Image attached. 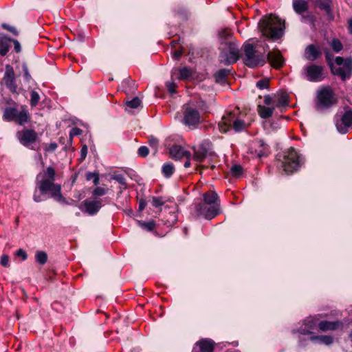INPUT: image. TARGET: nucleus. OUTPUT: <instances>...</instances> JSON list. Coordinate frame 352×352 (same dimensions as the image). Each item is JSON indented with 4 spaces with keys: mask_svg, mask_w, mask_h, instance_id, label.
<instances>
[{
    "mask_svg": "<svg viewBox=\"0 0 352 352\" xmlns=\"http://www.w3.org/2000/svg\"><path fill=\"white\" fill-rule=\"evenodd\" d=\"M41 173L36 175L35 180V188L33 193V200L36 202L45 201L52 198L55 201L69 204L61 192V185L55 183L56 170L54 167L49 166L46 168L43 177Z\"/></svg>",
    "mask_w": 352,
    "mask_h": 352,
    "instance_id": "1",
    "label": "nucleus"
},
{
    "mask_svg": "<svg viewBox=\"0 0 352 352\" xmlns=\"http://www.w3.org/2000/svg\"><path fill=\"white\" fill-rule=\"evenodd\" d=\"M219 195L213 190H209L202 195V199L195 201L190 206V214L196 219L204 218L214 219L220 213L218 203Z\"/></svg>",
    "mask_w": 352,
    "mask_h": 352,
    "instance_id": "2",
    "label": "nucleus"
},
{
    "mask_svg": "<svg viewBox=\"0 0 352 352\" xmlns=\"http://www.w3.org/2000/svg\"><path fill=\"white\" fill-rule=\"evenodd\" d=\"M239 56V43L234 38L232 30L230 28L221 30V63L234 64Z\"/></svg>",
    "mask_w": 352,
    "mask_h": 352,
    "instance_id": "3",
    "label": "nucleus"
},
{
    "mask_svg": "<svg viewBox=\"0 0 352 352\" xmlns=\"http://www.w3.org/2000/svg\"><path fill=\"white\" fill-rule=\"evenodd\" d=\"M258 28L262 34L272 40L280 38L283 34L285 25L276 16H265L258 23Z\"/></svg>",
    "mask_w": 352,
    "mask_h": 352,
    "instance_id": "4",
    "label": "nucleus"
},
{
    "mask_svg": "<svg viewBox=\"0 0 352 352\" xmlns=\"http://www.w3.org/2000/svg\"><path fill=\"white\" fill-rule=\"evenodd\" d=\"M276 157L287 174L298 170L303 163L302 158L294 148L278 153Z\"/></svg>",
    "mask_w": 352,
    "mask_h": 352,
    "instance_id": "5",
    "label": "nucleus"
},
{
    "mask_svg": "<svg viewBox=\"0 0 352 352\" xmlns=\"http://www.w3.org/2000/svg\"><path fill=\"white\" fill-rule=\"evenodd\" d=\"M243 60L244 64L251 68L262 66L266 63L265 52H261L257 45L249 43L243 45Z\"/></svg>",
    "mask_w": 352,
    "mask_h": 352,
    "instance_id": "6",
    "label": "nucleus"
},
{
    "mask_svg": "<svg viewBox=\"0 0 352 352\" xmlns=\"http://www.w3.org/2000/svg\"><path fill=\"white\" fill-rule=\"evenodd\" d=\"M337 102V96L330 87L324 86L317 91L315 98V109L317 111L329 109Z\"/></svg>",
    "mask_w": 352,
    "mask_h": 352,
    "instance_id": "7",
    "label": "nucleus"
},
{
    "mask_svg": "<svg viewBox=\"0 0 352 352\" xmlns=\"http://www.w3.org/2000/svg\"><path fill=\"white\" fill-rule=\"evenodd\" d=\"M239 113V109L236 108L234 111H227L226 114L221 117V132H227L231 127L236 131L240 132L246 129L250 125V122H246L241 118H236Z\"/></svg>",
    "mask_w": 352,
    "mask_h": 352,
    "instance_id": "8",
    "label": "nucleus"
},
{
    "mask_svg": "<svg viewBox=\"0 0 352 352\" xmlns=\"http://www.w3.org/2000/svg\"><path fill=\"white\" fill-rule=\"evenodd\" d=\"M2 118L6 122H14L19 125H24L30 121V115L26 107L21 106V110L14 107H6Z\"/></svg>",
    "mask_w": 352,
    "mask_h": 352,
    "instance_id": "9",
    "label": "nucleus"
},
{
    "mask_svg": "<svg viewBox=\"0 0 352 352\" xmlns=\"http://www.w3.org/2000/svg\"><path fill=\"white\" fill-rule=\"evenodd\" d=\"M335 62L338 65L342 67L334 68L331 65V70L333 74L340 76L343 81L346 78H349L352 75V57L344 59L342 57L337 56Z\"/></svg>",
    "mask_w": 352,
    "mask_h": 352,
    "instance_id": "10",
    "label": "nucleus"
},
{
    "mask_svg": "<svg viewBox=\"0 0 352 352\" xmlns=\"http://www.w3.org/2000/svg\"><path fill=\"white\" fill-rule=\"evenodd\" d=\"M2 83L12 94H19V89L17 85V76L14 68L9 64L6 65Z\"/></svg>",
    "mask_w": 352,
    "mask_h": 352,
    "instance_id": "11",
    "label": "nucleus"
},
{
    "mask_svg": "<svg viewBox=\"0 0 352 352\" xmlns=\"http://www.w3.org/2000/svg\"><path fill=\"white\" fill-rule=\"evenodd\" d=\"M302 76L310 82H320L324 78V67L311 64L305 67L302 70Z\"/></svg>",
    "mask_w": 352,
    "mask_h": 352,
    "instance_id": "12",
    "label": "nucleus"
},
{
    "mask_svg": "<svg viewBox=\"0 0 352 352\" xmlns=\"http://www.w3.org/2000/svg\"><path fill=\"white\" fill-rule=\"evenodd\" d=\"M16 136L22 145L30 149H34L31 145L36 142L38 134L34 129H23L17 132Z\"/></svg>",
    "mask_w": 352,
    "mask_h": 352,
    "instance_id": "13",
    "label": "nucleus"
},
{
    "mask_svg": "<svg viewBox=\"0 0 352 352\" xmlns=\"http://www.w3.org/2000/svg\"><path fill=\"white\" fill-rule=\"evenodd\" d=\"M103 201L104 200L102 199H87L84 200L82 203L84 208L80 207V209L82 212H86L88 214L94 216L99 212V210L103 206H104V204H103Z\"/></svg>",
    "mask_w": 352,
    "mask_h": 352,
    "instance_id": "14",
    "label": "nucleus"
},
{
    "mask_svg": "<svg viewBox=\"0 0 352 352\" xmlns=\"http://www.w3.org/2000/svg\"><path fill=\"white\" fill-rule=\"evenodd\" d=\"M336 125L340 133H347L349 129L352 127V110L346 111Z\"/></svg>",
    "mask_w": 352,
    "mask_h": 352,
    "instance_id": "15",
    "label": "nucleus"
},
{
    "mask_svg": "<svg viewBox=\"0 0 352 352\" xmlns=\"http://www.w3.org/2000/svg\"><path fill=\"white\" fill-rule=\"evenodd\" d=\"M293 9L296 13L301 14L302 21H310L313 22V16L310 14L304 16L302 14L308 10L309 5L307 1L305 0H293L292 1Z\"/></svg>",
    "mask_w": 352,
    "mask_h": 352,
    "instance_id": "16",
    "label": "nucleus"
},
{
    "mask_svg": "<svg viewBox=\"0 0 352 352\" xmlns=\"http://www.w3.org/2000/svg\"><path fill=\"white\" fill-rule=\"evenodd\" d=\"M209 149L210 142L208 141H204L197 147H193V160L196 162H203L209 153Z\"/></svg>",
    "mask_w": 352,
    "mask_h": 352,
    "instance_id": "17",
    "label": "nucleus"
},
{
    "mask_svg": "<svg viewBox=\"0 0 352 352\" xmlns=\"http://www.w3.org/2000/svg\"><path fill=\"white\" fill-rule=\"evenodd\" d=\"M214 342L209 338H201L193 346L192 352H213Z\"/></svg>",
    "mask_w": 352,
    "mask_h": 352,
    "instance_id": "18",
    "label": "nucleus"
},
{
    "mask_svg": "<svg viewBox=\"0 0 352 352\" xmlns=\"http://www.w3.org/2000/svg\"><path fill=\"white\" fill-rule=\"evenodd\" d=\"M200 114L198 110L187 107L184 112V122L188 126H195L199 123Z\"/></svg>",
    "mask_w": 352,
    "mask_h": 352,
    "instance_id": "19",
    "label": "nucleus"
},
{
    "mask_svg": "<svg viewBox=\"0 0 352 352\" xmlns=\"http://www.w3.org/2000/svg\"><path fill=\"white\" fill-rule=\"evenodd\" d=\"M265 58L275 69L280 68L285 63V60L279 51L270 52Z\"/></svg>",
    "mask_w": 352,
    "mask_h": 352,
    "instance_id": "20",
    "label": "nucleus"
},
{
    "mask_svg": "<svg viewBox=\"0 0 352 352\" xmlns=\"http://www.w3.org/2000/svg\"><path fill=\"white\" fill-rule=\"evenodd\" d=\"M169 152L172 158L180 160L183 157L188 159L191 156L190 151L185 150L182 146L174 144L169 148Z\"/></svg>",
    "mask_w": 352,
    "mask_h": 352,
    "instance_id": "21",
    "label": "nucleus"
},
{
    "mask_svg": "<svg viewBox=\"0 0 352 352\" xmlns=\"http://www.w3.org/2000/svg\"><path fill=\"white\" fill-rule=\"evenodd\" d=\"M322 55L321 51L318 45L311 44L307 46L305 50L304 58L307 60L314 61Z\"/></svg>",
    "mask_w": 352,
    "mask_h": 352,
    "instance_id": "22",
    "label": "nucleus"
},
{
    "mask_svg": "<svg viewBox=\"0 0 352 352\" xmlns=\"http://www.w3.org/2000/svg\"><path fill=\"white\" fill-rule=\"evenodd\" d=\"M320 329L322 331H327L329 330H336L340 328H342L343 324L340 321L329 322L327 320L321 321L318 324Z\"/></svg>",
    "mask_w": 352,
    "mask_h": 352,
    "instance_id": "23",
    "label": "nucleus"
},
{
    "mask_svg": "<svg viewBox=\"0 0 352 352\" xmlns=\"http://www.w3.org/2000/svg\"><path fill=\"white\" fill-rule=\"evenodd\" d=\"M318 7L325 11L330 20L333 19L334 15L331 10V0H316Z\"/></svg>",
    "mask_w": 352,
    "mask_h": 352,
    "instance_id": "24",
    "label": "nucleus"
},
{
    "mask_svg": "<svg viewBox=\"0 0 352 352\" xmlns=\"http://www.w3.org/2000/svg\"><path fill=\"white\" fill-rule=\"evenodd\" d=\"M303 323H304L305 327H301L298 330V331L301 334H303V335L310 334L311 333L310 330L313 329L316 325V321L312 317L306 318L304 320Z\"/></svg>",
    "mask_w": 352,
    "mask_h": 352,
    "instance_id": "25",
    "label": "nucleus"
},
{
    "mask_svg": "<svg viewBox=\"0 0 352 352\" xmlns=\"http://www.w3.org/2000/svg\"><path fill=\"white\" fill-rule=\"evenodd\" d=\"M178 79L180 80H186L190 79L193 75V71L188 67H183L178 69Z\"/></svg>",
    "mask_w": 352,
    "mask_h": 352,
    "instance_id": "26",
    "label": "nucleus"
},
{
    "mask_svg": "<svg viewBox=\"0 0 352 352\" xmlns=\"http://www.w3.org/2000/svg\"><path fill=\"white\" fill-rule=\"evenodd\" d=\"M310 340L329 345L333 343V339L329 336H313L310 337Z\"/></svg>",
    "mask_w": 352,
    "mask_h": 352,
    "instance_id": "27",
    "label": "nucleus"
},
{
    "mask_svg": "<svg viewBox=\"0 0 352 352\" xmlns=\"http://www.w3.org/2000/svg\"><path fill=\"white\" fill-rule=\"evenodd\" d=\"M121 87L122 91L126 94L133 92L135 89V81L132 80L129 78H126L122 82Z\"/></svg>",
    "mask_w": 352,
    "mask_h": 352,
    "instance_id": "28",
    "label": "nucleus"
},
{
    "mask_svg": "<svg viewBox=\"0 0 352 352\" xmlns=\"http://www.w3.org/2000/svg\"><path fill=\"white\" fill-rule=\"evenodd\" d=\"M274 108L266 107L263 105H258V111L262 118L266 119L272 116Z\"/></svg>",
    "mask_w": 352,
    "mask_h": 352,
    "instance_id": "29",
    "label": "nucleus"
},
{
    "mask_svg": "<svg viewBox=\"0 0 352 352\" xmlns=\"http://www.w3.org/2000/svg\"><path fill=\"white\" fill-rule=\"evenodd\" d=\"M173 199L166 197H152V206L155 208L162 206L166 202H172Z\"/></svg>",
    "mask_w": 352,
    "mask_h": 352,
    "instance_id": "30",
    "label": "nucleus"
},
{
    "mask_svg": "<svg viewBox=\"0 0 352 352\" xmlns=\"http://www.w3.org/2000/svg\"><path fill=\"white\" fill-rule=\"evenodd\" d=\"M6 37L8 36H3L0 38V55L2 56H6L10 50L9 41Z\"/></svg>",
    "mask_w": 352,
    "mask_h": 352,
    "instance_id": "31",
    "label": "nucleus"
},
{
    "mask_svg": "<svg viewBox=\"0 0 352 352\" xmlns=\"http://www.w3.org/2000/svg\"><path fill=\"white\" fill-rule=\"evenodd\" d=\"M21 68H22L21 74L23 77L24 81L28 83H30V82L34 81V80L30 73L28 65L26 62L23 61L22 63Z\"/></svg>",
    "mask_w": 352,
    "mask_h": 352,
    "instance_id": "32",
    "label": "nucleus"
},
{
    "mask_svg": "<svg viewBox=\"0 0 352 352\" xmlns=\"http://www.w3.org/2000/svg\"><path fill=\"white\" fill-rule=\"evenodd\" d=\"M175 172V167L173 164L168 163L164 164L162 167V173L163 175L166 177H170Z\"/></svg>",
    "mask_w": 352,
    "mask_h": 352,
    "instance_id": "33",
    "label": "nucleus"
},
{
    "mask_svg": "<svg viewBox=\"0 0 352 352\" xmlns=\"http://www.w3.org/2000/svg\"><path fill=\"white\" fill-rule=\"evenodd\" d=\"M47 254L41 250H38L35 252V261L41 265H45L47 262Z\"/></svg>",
    "mask_w": 352,
    "mask_h": 352,
    "instance_id": "34",
    "label": "nucleus"
},
{
    "mask_svg": "<svg viewBox=\"0 0 352 352\" xmlns=\"http://www.w3.org/2000/svg\"><path fill=\"white\" fill-rule=\"evenodd\" d=\"M258 146L261 148L258 151L255 150L256 155L258 157L267 155L269 153L268 146L264 143L263 140H260L257 142Z\"/></svg>",
    "mask_w": 352,
    "mask_h": 352,
    "instance_id": "35",
    "label": "nucleus"
},
{
    "mask_svg": "<svg viewBox=\"0 0 352 352\" xmlns=\"http://www.w3.org/2000/svg\"><path fill=\"white\" fill-rule=\"evenodd\" d=\"M148 144L151 147L153 155H156L158 152L159 140L153 135H151L148 137Z\"/></svg>",
    "mask_w": 352,
    "mask_h": 352,
    "instance_id": "36",
    "label": "nucleus"
},
{
    "mask_svg": "<svg viewBox=\"0 0 352 352\" xmlns=\"http://www.w3.org/2000/svg\"><path fill=\"white\" fill-rule=\"evenodd\" d=\"M142 104V101L138 97H134L131 100H127L125 102V104L126 107H129L130 109H136L138 107H140Z\"/></svg>",
    "mask_w": 352,
    "mask_h": 352,
    "instance_id": "37",
    "label": "nucleus"
},
{
    "mask_svg": "<svg viewBox=\"0 0 352 352\" xmlns=\"http://www.w3.org/2000/svg\"><path fill=\"white\" fill-rule=\"evenodd\" d=\"M112 179L118 182L121 186L122 189H126L127 188V184L126 181V178L122 174L114 175L112 177Z\"/></svg>",
    "mask_w": 352,
    "mask_h": 352,
    "instance_id": "38",
    "label": "nucleus"
},
{
    "mask_svg": "<svg viewBox=\"0 0 352 352\" xmlns=\"http://www.w3.org/2000/svg\"><path fill=\"white\" fill-rule=\"evenodd\" d=\"M108 188H104L100 186H96V188L92 191V195L96 199L99 197H102L104 195H106L108 192Z\"/></svg>",
    "mask_w": 352,
    "mask_h": 352,
    "instance_id": "39",
    "label": "nucleus"
},
{
    "mask_svg": "<svg viewBox=\"0 0 352 352\" xmlns=\"http://www.w3.org/2000/svg\"><path fill=\"white\" fill-rule=\"evenodd\" d=\"M30 105L31 107H36L39 102L40 100V96L38 93L34 90L30 92Z\"/></svg>",
    "mask_w": 352,
    "mask_h": 352,
    "instance_id": "40",
    "label": "nucleus"
},
{
    "mask_svg": "<svg viewBox=\"0 0 352 352\" xmlns=\"http://www.w3.org/2000/svg\"><path fill=\"white\" fill-rule=\"evenodd\" d=\"M140 223L141 228H142L143 229H144L148 232L153 231L155 229V226H156L155 222L153 220H151V221H149L147 222L142 221V222H140Z\"/></svg>",
    "mask_w": 352,
    "mask_h": 352,
    "instance_id": "41",
    "label": "nucleus"
},
{
    "mask_svg": "<svg viewBox=\"0 0 352 352\" xmlns=\"http://www.w3.org/2000/svg\"><path fill=\"white\" fill-rule=\"evenodd\" d=\"M169 216L164 222V225L168 227L173 226L177 222V216L174 212L170 213Z\"/></svg>",
    "mask_w": 352,
    "mask_h": 352,
    "instance_id": "42",
    "label": "nucleus"
},
{
    "mask_svg": "<svg viewBox=\"0 0 352 352\" xmlns=\"http://www.w3.org/2000/svg\"><path fill=\"white\" fill-rule=\"evenodd\" d=\"M331 47L336 52H339L342 50L343 45L340 40L333 38L331 41Z\"/></svg>",
    "mask_w": 352,
    "mask_h": 352,
    "instance_id": "43",
    "label": "nucleus"
},
{
    "mask_svg": "<svg viewBox=\"0 0 352 352\" xmlns=\"http://www.w3.org/2000/svg\"><path fill=\"white\" fill-rule=\"evenodd\" d=\"M138 155L140 157H146L149 154V148L146 146H141L137 151Z\"/></svg>",
    "mask_w": 352,
    "mask_h": 352,
    "instance_id": "44",
    "label": "nucleus"
},
{
    "mask_svg": "<svg viewBox=\"0 0 352 352\" xmlns=\"http://www.w3.org/2000/svg\"><path fill=\"white\" fill-rule=\"evenodd\" d=\"M1 28L3 30H6L10 32V33H12L14 36H18L19 35V32L17 31L16 28L14 27V26L10 25H9L8 23H3L1 24Z\"/></svg>",
    "mask_w": 352,
    "mask_h": 352,
    "instance_id": "45",
    "label": "nucleus"
},
{
    "mask_svg": "<svg viewBox=\"0 0 352 352\" xmlns=\"http://www.w3.org/2000/svg\"><path fill=\"white\" fill-rule=\"evenodd\" d=\"M82 132V131L80 128L73 127L69 131V142L73 141V138L74 136H78V135H81Z\"/></svg>",
    "mask_w": 352,
    "mask_h": 352,
    "instance_id": "46",
    "label": "nucleus"
},
{
    "mask_svg": "<svg viewBox=\"0 0 352 352\" xmlns=\"http://www.w3.org/2000/svg\"><path fill=\"white\" fill-rule=\"evenodd\" d=\"M7 38V41H9L10 42H12L14 44V50L16 53H20L21 52V47L20 43L14 38H11L10 37H6Z\"/></svg>",
    "mask_w": 352,
    "mask_h": 352,
    "instance_id": "47",
    "label": "nucleus"
},
{
    "mask_svg": "<svg viewBox=\"0 0 352 352\" xmlns=\"http://www.w3.org/2000/svg\"><path fill=\"white\" fill-rule=\"evenodd\" d=\"M9 261V256L8 254H4L1 256L0 264L4 267H9L10 266Z\"/></svg>",
    "mask_w": 352,
    "mask_h": 352,
    "instance_id": "48",
    "label": "nucleus"
},
{
    "mask_svg": "<svg viewBox=\"0 0 352 352\" xmlns=\"http://www.w3.org/2000/svg\"><path fill=\"white\" fill-rule=\"evenodd\" d=\"M166 87L170 94H173L176 93L177 85L175 82H166Z\"/></svg>",
    "mask_w": 352,
    "mask_h": 352,
    "instance_id": "49",
    "label": "nucleus"
},
{
    "mask_svg": "<svg viewBox=\"0 0 352 352\" xmlns=\"http://www.w3.org/2000/svg\"><path fill=\"white\" fill-rule=\"evenodd\" d=\"M231 173L234 177H239L242 174V167L240 165H234L231 168Z\"/></svg>",
    "mask_w": 352,
    "mask_h": 352,
    "instance_id": "50",
    "label": "nucleus"
},
{
    "mask_svg": "<svg viewBox=\"0 0 352 352\" xmlns=\"http://www.w3.org/2000/svg\"><path fill=\"white\" fill-rule=\"evenodd\" d=\"M270 80L267 78L262 79L256 82V87L261 89H267L269 87Z\"/></svg>",
    "mask_w": 352,
    "mask_h": 352,
    "instance_id": "51",
    "label": "nucleus"
},
{
    "mask_svg": "<svg viewBox=\"0 0 352 352\" xmlns=\"http://www.w3.org/2000/svg\"><path fill=\"white\" fill-rule=\"evenodd\" d=\"M230 73L229 69H221V87H229V84L227 82V80L224 78Z\"/></svg>",
    "mask_w": 352,
    "mask_h": 352,
    "instance_id": "52",
    "label": "nucleus"
},
{
    "mask_svg": "<svg viewBox=\"0 0 352 352\" xmlns=\"http://www.w3.org/2000/svg\"><path fill=\"white\" fill-rule=\"evenodd\" d=\"M15 255L18 257H21L23 261H25L28 258V254L23 249H19L15 252Z\"/></svg>",
    "mask_w": 352,
    "mask_h": 352,
    "instance_id": "53",
    "label": "nucleus"
},
{
    "mask_svg": "<svg viewBox=\"0 0 352 352\" xmlns=\"http://www.w3.org/2000/svg\"><path fill=\"white\" fill-rule=\"evenodd\" d=\"M87 152H88V148H87V145L85 144L82 146L81 150H80L81 161H83L86 158Z\"/></svg>",
    "mask_w": 352,
    "mask_h": 352,
    "instance_id": "54",
    "label": "nucleus"
},
{
    "mask_svg": "<svg viewBox=\"0 0 352 352\" xmlns=\"http://www.w3.org/2000/svg\"><path fill=\"white\" fill-rule=\"evenodd\" d=\"M99 173L98 171L95 172H87L85 174V179L87 181L93 180L94 178Z\"/></svg>",
    "mask_w": 352,
    "mask_h": 352,
    "instance_id": "55",
    "label": "nucleus"
},
{
    "mask_svg": "<svg viewBox=\"0 0 352 352\" xmlns=\"http://www.w3.org/2000/svg\"><path fill=\"white\" fill-rule=\"evenodd\" d=\"M58 147V144L56 142H52L46 146L45 150L49 152H54Z\"/></svg>",
    "mask_w": 352,
    "mask_h": 352,
    "instance_id": "56",
    "label": "nucleus"
},
{
    "mask_svg": "<svg viewBox=\"0 0 352 352\" xmlns=\"http://www.w3.org/2000/svg\"><path fill=\"white\" fill-rule=\"evenodd\" d=\"M183 55V51L182 50H175L173 54V59L176 60H179L181 57Z\"/></svg>",
    "mask_w": 352,
    "mask_h": 352,
    "instance_id": "57",
    "label": "nucleus"
},
{
    "mask_svg": "<svg viewBox=\"0 0 352 352\" xmlns=\"http://www.w3.org/2000/svg\"><path fill=\"white\" fill-rule=\"evenodd\" d=\"M146 206V201L143 199H140L139 201L138 210L142 211L145 208Z\"/></svg>",
    "mask_w": 352,
    "mask_h": 352,
    "instance_id": "58",
    "label": "nucleus"
},
{
    "mask_svg": "<svg viewBox=\"0 0 352 352\" xmlns=\"http://www.w3.org/2000/svg\"><path fill=\"white\" fill-rule=\"evenodd\" d=\"M72 142H69V139L67 140V142L64 145L63 150L65 152L68 151L72 148Z\"/></svg>",
    "mask_w": 352,
    "mask_h": 352,
    "instance_id": "59",
    "label": "nucleus"
},
{
    "mask_svg": "<svg viewBox=\"0 0 352 352\" xmlns=\"http://www.w3.org/2000/svg\"><path fill=\"white\" fill-rule=\"evenodd\" d=\"M214 78L215 79L216 82H220V69L217 70L214 73Z\"/></svg>",
    "mask_w": 352,
    "mask_h": 352,
    "instance_id": "60",
    "label": "nucleus"
},
{
    "mask_svg": "<svg viewBox=\"0 0 352 352\" xmlns=\"http://www.w3.org/2000/svg\"><path fill=\"white\" fill-rule=\"evenodd\" d=\"M93 183L95 186H98L100 184L99 173L94 178Z\"/></svg>",
    "mask_w": 352,
    "mask_h": 352,
    "instance_id": "61",
    "label": "nucleus"
},
{
    "mask_svg": "<svg viewBox=\"0 0 352 352\" xmlns=\"http://www.w3.org/2000/svg\"><path fill=\"white\" fill-rule=\"evenodd\" d=\"M264 103L267 105H270L272 103V98L270 96H265Z\"/></svg>",
    "mask_w": 352,
    "mask_h": 352,
    "instance_id": "62",
    "label": "nucleus"
},
{
    "mask_svg": "<svg viewBox=\"0 0 352 352\" xmlns=\"http://www.w3.org/2000/svg\"><path fill=\"white\" fill-rule=\"evenodd\" d=\"M67 140H68V138L67 137H60L59 138V143L62 145H65L67 142Z\"/></svg>",
    "mask_w": 352,
    "mask_h": 352,
    "instance_id": "63",
    "label": "nucleus"
},
{
    "mask_svg": "<svg viewBox=\"0 0 352 352\" xmlns=\"http://www.w3.org/2000/svg\"><path fill=\"white\" fill-rule=\"evenodd\" d=\"M349 32L352 34V18L349 21Z\"/></svg>",
    "mask_w": 352,
    "mask_h": 352,
    "instance_id": "64",
    "label": "nucleus"
}]
</instances>
